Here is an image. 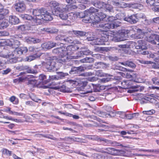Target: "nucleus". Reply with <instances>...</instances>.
Here are the masks:
<instances>
[{
    "label": "nucleus",
    "instance_id": "nucleus-33",
    "mask_svg": "<svg viewBox=\"0 0 159 159\" xmlns=\"http://www.w3.org/2000/svg\"><path fill=\"white\" fill-rule=\"evenodd\" d=\"M98 142H102L104 145L109 146L110 140L107 139L102 137H98Z\"/></svg>",
    "mask_w": 159,
    "mask_h": 159
},
{
    "label": "nucleus",
    "instance_id": "nucleus-23",
    "mask_svg": "<svg viewBox=\"0 0 159 159\" xmlns=\"http://www.w3.org/2000/svg\"><path fill=\"white\" fill-rule=\"evenodd\" d=\"M91 3L94 7L101 9L102 4L103 2L99 0H91Z\"/></svg>",
    "mask_w": 159,
    "mask_h": 159
},
{
    "label": "nucleus",
    "instance_id": "nucleus-20",
    "mask_svg": "<svg viewBox=\"0 0 159 159\" xmlns=\"http://www.w3.org/2000/svg\"><path fill=\"white\" fill-rule=\"evenodd\" d=\"M60 139L62 140L68 141L69 139H70L74 142H77L81 143H86V141L84 139H81L77 137H74L73 138L70 137H65L64 138H60Z\"/></svg>",
    "mask_w": 159,
    "mask_h": 159
},
{
    "label": "nucleus",
    "instance_id": "nucleus-50",
    "mask_svg": "<svg viewBox=\"0 0 159 159\" xmlns=\"http://www.w3.org/2000/svg\"><path fill=\"white\" fill-rule=\"evenodd\" d=\"M105 89V87L103 86L98 85V86H96L94 87V91L100 92L101 91Z\"/></svg>",
    "mask_w": 159,
    "mask_h": 159
},
{
    "label": "nucleus",
    "instance_id": "nucleus-13",
    "mask_svg": "<svg viewBox=\"0 0 159 159\" xmlns=\"http://www.w3.org/2000/svg\"><path fill=\"white\" fill-rule=\"evenodd\" d=\"M7 45L13 48L16 50L19 47L20 45V42L17 40H14L11 39V40H7Z\"/></svg>",
    "mask_w": 159,
    "mask_h": 159
},
{
    "label": "nucleus",
    "instance_id": "nucleus-27",
    "mask_svg": "<svg viewBox=\"0 0 159 159\" xmlns=\"http://www.w3.org/2000/svg\"><path fill=\"white\" fill-rule=\"evenodd\" d=\"M43 57V59L45 60H57L56 56L51 57L49 53H43L41 56Z\"/></svg>",
    "mask_w": 159,
    "mask_h": 159
},
{
    "label": "nucleus",
    "instance_id": "nucleus-56",
    "mask_svg": "<svg viewBox=\"0 0 159 159\" xmlns=\"http://www.w3.org/2000/svg\"><path fill=\"white\" fill-rule=\"evenodd\" d=\"M104 148H103L96 147L95 148H94L93 150L98 152H100L102 153H105V152H106V151L104 150Z\"/></svg>",
    "mask_w": 159,
    "mask_h": 159
},
{
    "label": "nucleus",
    "instance_id": "nucleus-15",
    "mask_svg": "<svg viewBox=\"0 0 159 159\" xmlns=\"http://www.w3.org/2000/svg\"><path fill=\"white\" fill-rule=\"evenodd\" d=\"M16 69L20 70H26V72L29 73L36 74L37 73V71L36 70L31 69L27 66H18L16 67Z\"/></svg>",
    "mask_w": 159,
    "mask_h": 159
},
{
    "label": "nucleus",
    "instance_id": "nucleus-3",
    "mask_svg": "<svg viewBox=\"0 0 159 159\" xmlns=\"http://www.w3.org/2000/svg\"><path fill=\"white\" fill-rule=\"evenodd\" d=\"M119 47L122 48H128L135 47L136 49L142 50H146L147 48L145 41L142 40H139L136 43L134 42H128L125 44L119 45Z\"/></svg>",
    "mask_w": 159,
    "mask_h": 159
},
{
    "label": "nucleus",
    "instance_id": "nucleus-28",
    "mask_svg": "<svg viewBox=\"0 0 159 159\" xmlns=\"http://www.w3.org/2000/svg\"><path fill=\"white\" fill-rule=\"evenodd\" d=\"M58 62L60 63H61L65 67L67 68L70 66H71L72 64V63L70 61V60H57Z\"/></svg>",
    "mask_w": 159,
    "mask_h": 159
},
{
    "label": "nucleus",
    "instance_id": "nucleus-34",
    "mask_svg": "<svg viewBox=\"0 0 159 159\" xmlns=\"http://www.w3.org/2000/svg\"><path fill=\"white\" fill-rule=\"evenodd\" d=\"M9 25L8 21L4 20L0 22V30L4 29L7 28Z\"/></svg>",
    "mask_w": 159,
    "mask_h": 159
},
{
    "label": "nucleus",
    "instance_id": "nucleus-55",
    "mask_svg": "<svg viewBox=\"0 0 159 159\" xmlns=\"http://www.w3.org/2000/svg\"><path fill=\"white\" fill-rule=\"evenodd\" d=\"M152 80L153 84L156 85H159V78L157 77L152 78Z\"/></svg>",
    "mask_w": 159,
    "mask_h": 159
},
{
    "label": "nucleus",
    "instance_id": "nucleus-14",
    "mask_svg": "<svg viewBox=\"0 0 159 159\" xmlns=\"http://www.w3.org/2000/svg\"><path fill=\"white\" fill-rule=\"evenodd\" d=\"M94 19H93V21L91 24V25L95 27H101L102 28L103 30V31H107V28H105L104 27V25H105V24H101L100 22V20L99 19H95V17H93Z\"/></svg>",
    "mask_w": 159,
    "mask_h": 159
},
{
    "label": "nucleus",
    "instance_id": "nucleus-19",
    "mask_svg": "<svg viewBox=\"0 0 159 159\" xmlns=\"http://www.w3.org/2000/svg\"><path fill=\"white\" fill-rule=\"evenodd\" d=\"M76 12H71L68 14V17L67 19L71 21H68L67 23L65 24L66 25H69L70 24L71 21L72 22L74 21L77 18V16Z\"/></svg>",
    "mask_w": 159,
    "mask_h": 159
},
{
    "label": "nucleus",
    "instance_id": "nucleus-51",
    "mask_svg": "<svg viewBox=\"0 0 159 159\" xmlns=\"http://www.w3.org/2000/svg\"><path fill=\"white\" fill-rule=\"evenodd\" d=\"M66 35L63 34L59 35L56 37V39L57 41H60L64 43Z\"/></svg>",
    "mask_w": 159,
    "mask_h": 159
},
{
    "label": "nucleus",
    "instance_id": "nucleus-24",
    "mask_svg": "<svg viewBox=\"0 0 159 159\" xmlns=\"http://www.w3.org/2000/svg\"><path fill=\"white\" fill-rule=\"evenodd\" d=\"M9 22L12 24H16L20 22L19 19L15 16H11L9 18Z\"/></svg>",
    "mask_w": 159,
    "mask_h": 159
},
{
    "label": "nucleus",
    "instance_id": "nucleus-52",
    "mask_svg": "<svg viewBox=\"0 0 159 159\" xmlns=\"http://www.w3.org/2000/svg\"><path fill=\"white\" fill-rule=\"evenodd\" d=\"M108 3H111L115 6L117 7L120 8V3L119 2H116L114 0H108Z\"/></svg>",
    "mask_w": 159,
    "mask_h": 159
},
{
    "label": "nucleus",
    "instance_id": "nucleus-60",
    "mask_svg": "<svg viewBox=\"0 0 159 159\" xmlns=\"http://www.w3.org/2000/svg\"><path fill=\"white\" fill-rule=\"evenodd\" d=\"M39 57V56L37 55L36 54L32 55H30L28 58L27 60H34L38 58Z\"/></svg>",
    "mask_w": 159,
    "mask_h": 159
},
{
    "label": "nucleus",
    "instance_id": "nucleus-5",
    "mask_svg": "<svg viewBox=\"0 0 159 159\" xmlns=\"http://www.w3.org/2000/svg\"><path fill=\"white\" fill-rule=\"evenodd\" d=\"M111 37H113L112 40L115 42H119L126 39L128 35L122 30L120 33H117L115 32L109 31Z\"/></svg>",
    "mask_w": 159,
    "mask_h": 159
},
{
    "label": "nucleus",
    "instance_id": "nucleus-22",
    "mask_svg": "<svg viewBox=\"0 0 159 159\" xmlns=\"http://www.w3.org/2000/svg\"><path fill=\"white\" fill-rule=\"evenodd\" d=\"M139 17L142 19L141 21L146 25L150 24L152 22L151 20L147 19L146 16L142 13L139 14Z\"/></svg>",
    "mask_w": 159,
    "mask_h": 159
},
{
    "label": "nucleus",
    "instance_id": "nucleus-21",
    "mask_svg": "<svg viewBox=\"0 0 159 159\" xmlns=\"http://www.w3.org/2000/svg\"><path fill=\"white\" fill-rule=\"evenodd\" d=\"M159 38V35L157 34H152L147 39L148 41L151 43L153 44H157V41Z\"/></svg>",
    "mask_w": 159,
    "mask_h": 159
},
{
    "label": "nucleus",
    "instance_id": "nucleus-45",
    "mask_svg": "<svg viewBox=\"0 0 159 159\" xmlns=\"http://www.w3.org/2000/svg\"><path fill=\"white\" fill-rule=\"evenodd\" d=\"M59 4H60L59 3L55 1H49L48 2V5L50 7H55V8L58 6H59Z\"/></svg>",
    "mask_w": 159,
    "mask_h": 159
},
{
    "label": "nucleus",
    "instance_id": "nucleus-30",
    "mask_svg": "<svg viewBox=\"0 0 159 159\" xmlns=\"http://www.w3.org/2000/svg\"><path fill=\"white\" fill-rule=\"evenodd\" d=\"M132 89H130L128 91L129 93H133L136 92L140 91L141 90V87L135 85L132 87Z\"/></svg>",
    "mask_w": 159,
    "mask_h": 159
},
{
    "label": "nucleus",
    "instance_id": "nucleus-8",
    "mask_svg": "<svg viewBox=\"0 0 159 159\" xmlns=\"http://www.w3.org/2000/svg\"><path fill=\"white\" fill-rule=\"evenodd\" d=\"M14 8L17 11L22 12L25 10L26 6L24 2L17 0L14 4Z\"/></svg>",
    "mask_w": 159,
    "mask_h": 159
},
{
    "label": "nucleus",
    "instance_id": "nucleus-43",
    "mask_svg": "<svg viewBox=\"0 0 159 159\" xmlns=\"http://www.w3.org/2000/svg\"><path fill=\"white\" fill-rule=\"evenodd\" d=\"M149 59L153 58L155 60H159V51L157 53H152L150 55H148Z\"/></svg>",
    "mask_w": 159,
    "mask_h": 159
},
{
    "label": "nucleus",
    "instance_id": "nucleus-46",
    "mask_svg": "<svg viewBox=\"0 0 159 159\" xmlns=\"http://www.w3.org/2000/svg\"><path fill=\"white\" fill-rule=\"evenodd\" d=\"M74 42V39L72 37H67L66 35L64 43H72Z\"/></svg>",
    "mask_w": 159,
    "mask_h": 159
},
{
    "label": "nucleus",
    "instance_id": "nucleus-42",
    "mask_svg": "<svg viewBox=\"0 0 159 159\" xmlns=\"http://www.w3.org/2000/svg\"><path fill=\"white\" fill-rule=\"evenodd\" d=\"M66 12H63L58 14L57 13L56 16H59L62 20H66L67 19L68 17V14H67Z\"/></svg>",
    "mask_w": 159,
    "mask_h": 159
},
{
    "label": "nucleus",
    "instance_id": "nucleus-59",
    "mask_svg": "<svg viewBox=\"0 0 159 159\" xmlns=\"http://www.w3.org/2000/svg\"><path fill=\"white\" fill-rule=\"evenodd\" d=\"M146 2L149 5L156 6L155 0H147Z\"/></svg>",
    "mask_w": 159,
    "mask_h": 159
},
{
    "label": "nucleus",
    "instance_id": "nucleus-49",
    "mask_svg": "<svg viewBox=\"0 0 159 159\" xmlns=\"http://www.w3.org/2000/svg\"><path fill=\"white\" fill-rule=\"evenodd\" d=\"M125 14L123 13H120L116 15V17L118 19L120 20H124L125 21L126 17H125Z\"/></svg>",
    "mask_w": 159,
    "mask_h": 159
},
{
    "label": "nucleus",
    "instance_id": "nucleus-57",
    "mask_svg": "<svg viewBox=\"0 0 159 159\" xmlns=\"http://www.w3.org/2000/svg\"><path fill=\"white\" fill-rule=\"evenodd\" d=\"M98 136H97L88 135L86 138L88 139L97 141H98Z\"/></svg>",
    "mask_w": 159,
    "mask_h": 159
},
{
    "label": "nucleus",
    "instance_id": "nucleus-62",
    "mask_svg": "<svg viewBox=\"0 0 159 159\" xmlns=\"http://www.w3.org/2000/svg\"><path fill=\"white\" fill-rule=\"evenodd\" d=\"M76 13L77 18H84L85 16L87 15V14H85V12L84 13L83 12Z\"/></svg>",
    "mask_w": 159,
    "mask_h": 159
},
{
    "label": "nucleus",
    "instance_id": "nucleus-61",
    "mask_svg": "<svg viewBox=\"0 0 159 159\" xmlns=\"http://www.w3.org/2000/svg\"><path fill=\"white\" fill-rule=\"evenodd\" d=\"M95 66H97V68H101L105 66H107L105 63L101 62H98L96 63Z\"/></svg>",
    "mask_w": 159,
    "mask_h": 159
},
{
    "label": "nucleus",
    "instance_id": "nucleus-2",
    "mask_svg": "<svg viewBox=\"0 0 159 159\" xmlns=\"http://www.w3.org/2000/svg\"><path fill=\"white\" fill-rule=\"evenodd\" d=\"M61 46L60 47L54 49L52 50V52L54 54L58 55L59 57L63 58L66 57L67 59H77L81 55V53L80 52H78L77 56H69V54L70 53L66 52V48L65 46H64V44L63 43H60L59 44ZM70 55L71 54H69Z\"/></svg>",
    "mask_w": 159,
    "mask_h": 159
},
{
    "label": "nucleus",
    "instance_id": "nucleus-37",
    "mask_svg": "<svg viewBox=\"0 0 159 159\" xmlns=\"http://www.w3.org/2000/svg\"><path fill=\"white\" fill-rule=\"evenodd\" d=\"M73 32L77 37H82L85 36L87 33L86 32L81 31L73 30Z\"/></svg>",
    "mask_w": 159,
    "mask_h": 159
},
{
    "label": "nucleus",
    "instance_id": "nucleus-29",
    "mask_svg": "<svg viewBox=\"0 0 159 159\" xmlns=\"http://www.w3.org/2000/svg\"><path fill=\"white\" fill-rule=\"evenodd\" d=\"M66 48V53H70V54H71V55L69 54V56H72V55H74V56H77L78 55L77 54L78 52H80L82 53L81 52H77L76 53V54H74V52L73 51V50H72V47L71 46V45H69ZM82 55V54H81V55L80 57L78 59L81 58V56Z\"/></svg>",
    "mask_w": 159,
    "mask_h": 159
},
{
    "label": "nucleus",
    "instance_id": "nucleus-12",
    "mask_svg": "<svg viewBox=\"0 0 159 159\" xmlns=\"http://www.w3.org/2000/svg\"><path fill=\"white\" fill-rule=\"evenodd\" d=\"M21 17L24 20H29L30 22V30H31L33 29V27L34 26H33L31 25L34 24V22H36V20L34 19V17H32V16L28 14H24L21 15Z\"/></svg>",
    "mask_w": 159,
    "mask_h": 159
},
{
    "label": "nucleus",
    "instance_id": "nucleus-32",
    "mask_svg": "<svg viewBox=\"0 0 159 159\" xmlns=\"http://www.w3.org/2000/svg\"><path fill=\"white\" fill-rule=\"evenodd\" d=\"M85 88V89H88V90L85 92H84V94H86L89 93H91L93 92V89H94V85L93 84H90L86 86Z\"/></svg>",
    "mask_w": 159,
    "mask_h": 159
},
{
    "label": "nucleus",
    "instance_id": "nucleus-48",
    "mask_svg": "<svg viewBox=\"0 0 159 159\" xmlns=\"http://www.w3.org/2000/svg\"><path fill=\"white\" fill-rule=\"evenodd\" d=\"M81 48L82 50L81 52L82 53V55L83 54L88 55L89 54H91L90 53L91 52L89 50L87 49L86 48V47L84 46V47H81ZM82 56V55L81 57Z\"/></svg>",
    "mask_w": 159,
    "mask_h": 159
},
{
    "label": "nucleus",
    "instance_id": "nucleus-4",
    "mask_svg": "<svg viewBox=\"0 0 159 159\" xmlns=\"http://www.w3.org/2000/svg\"><path fill=\"white\" fill-rule=\"evenodd\" d=\"M28 49L27 47H21L18 48L16 50H14L13 52L11 53L10 52L7 55L4 56V57L6 58H9L10 59H17L18 58L15 56V54H17L19 55L25 53L27 52Z\"/></svg>",
    "mask_w": 159,
    "mask_h": 159
},
{
    "label": "nucleus",
    "instance_id": "nucleus-10",
    "mask_svg": "<svg viewBox=\"0 0 159 159\" xmlns=\"http://www.w3.org/2000/svg\"><path fill=\"white\" fill-rule=\"evenodd\" d=\"M121 23L118 20H115L113 22L105 24L104 27L107 28V31L110 29H114L121 25Z\"/></svg>",
    "mask_w": 159,
    "mask_h": 159
},
{
    "label": "nucleus",
    "instance_id": "nucleus-17",
    "mask_svg": "<svg viewBox=\"0 0 159 159\" xmlns=\"http://www.w3.org/2000/svg\"><path fill=\"white\" fill-rule=\"evenodd\" d=\"M109 3H106L103 2L102 6L101 9H104L106 11L109 13H113L114 12L113 7L112 6L108 4Z\"/></svg>",
    "mask_w": 159,
    "mask_h": 159
},
{
    "label": "nucleus",
    "instance_id": "nucleus-11",
    "mask_svg": "<svg viewBox=\"0 0 159 159\" xmlns=\"http://www.w3.org/2000/svg\"><path fill=\"white\" fill-rule=\"evenodd\" d=\"M139 15L138 14H133L126 17L125 21L131 24L137 23L139 20Z\"/></svg>",
    "mask_w": 159,
    "mask_h": 159
},
{
    "label": "nucleus",
    "instance_id": "nucleus-64",
    "mask_svg": "<svg viewBox=\"0 0 159 159\" xmlns=\"http://www.w3.org/2000/svg\"><path fill=\"white\" fill-rule=\"evenodd\" d=\"M155 111L153 109L149 111H143V112L144 114L149 115H152L155 113Z\"/></svg>",
    "mask_w": 159,
    "mask_h": 159
},
{
    "label": "nucleus",
    "instance_id": "nucleus-9",
    "mask_svg": "<svg viewBox=\"0 0 159 159\" xmlns=\"http://www.w3.org/2000/svg\"><path fill=\"white\" fill-rule=\"evenodd\" d=\"M42 63L43 66L48 70H53V71H54L56 69L55 67L56 63L52 60H48L46 62H42Z\"/></svg>",
    "mask_w": 159,
    "mask_h": 159
},
{
    "label": "nucleus",
    "instance_id": "nucleus-54",
    "mask_svg": "<svg viewBox=\"0 0 159 159\" xmlns=\"http://www.w3.org/2000/svg\"><path fill=\"white\" fill-rule=\"evenodd\" d=\"M151 64L153 68H154L158 69L159 68V61H156L155 62H153L151 61Z\"/></svg>",
    "mask_w": 159,
    "mask_h": 159
},
{
    "label": "nucleus",
    "instance_id": "nucleus-16",
    "mask_svg": "<svg viewBox=\"0 0 159 159\" xmlns=\"http://www.w3.org/2000/svg\"><path fill=\"white\" fill-rule=\"evenodd\" d=\"M98 12V10L93 7H91L89 9L85 11V13L87 15L89 16L90 19H93V14L95 15V13Z\"/></svg>",
    "mask_w": 159,
    "mask_h": 159
},
{
    "label": "nucleus",
    "instance_id": "nucleus-38",
    "mask_svg": "<svg viewBox=\"0 0 159 159\" xmlns=\"http://www.w3.org/2000/svg\"><path fill=\"white\" fill-rule=\"evenodd\" d=\"M107 15L104 13L100 12L98 13V16H95V19H99L100 20H103L107 17Z\"/></svg>",
    "mask_w": 159,
    "mask_h": 159
},
{
    "label": "nucleus",
    "instance_id": "nucleus-7",
    "mask_svg": "<svg viewBox=\"0 0 159 159\" xmlns=\"http://www.w3.org/2000/svg\"><path fill=\"white\" fill-rule=\"evenodd\" d=\"M68 11V8L67 6L64 5L63 4H59L57 7L56 8L54 11L50 12L54 15H56L57 14H60L63 12H67Z\"/></svg>",
    "mask_w": 159,
    "mask_h": 159
},
{
    "label": "nucleus",
    "instance_id": "nucleus-58",
    "mask_svg": "<svg viewBox=\"0 0 159 159\" xmlns=\"http://www.w3.org/2000/svg\"><path fill=\"white\" fill-rule=\"evenodd\" d=\"M69 73L70 74H78L77 67H72L71 70L70 71Z\"/></svg>",
    "mask_w": 159,
    "mask_h": 159
},
{
    "label": "nucleus",
    "instance_id": "nucleus-18",
    "mask_svg": "<svg viewBox=\"0 0 159 159\" xmlns=\"http://www.w3.org/2000/svg\"><path fill=\"white\" fill-rule=\"evenodd\" d=\"M120 79V78L119 77H114V78L110 77H106L101 79L100 80L101 83H104L110 81L115 80H116V82H114V83H116V84H118L120 82L119 81Z\"/></svg>",
    "mask_w": 159,
    "mask_h": 159
},
{
    "label": "nucleus",
    "instance_id": "nucleus-26",
    "mask_svg": "<svg viewBox=\"0 0 159 159\" xmlns=\"http://www.w3.org/2000/svg\"><path fill=\"white\" fill-rule=\"evenodd\" d=\"M137 31L138 33L134 34V35L133 37L135 39H141L143 38V36L144 34L146 33L140 29H138Z\"/></svg>",
    "mask_w": 159,
    "mask_h": 159
},
{
    "label": "nucleus",
    "instance_id": "nucleus-53",
    "mask_svg": "<svg viewBox=\"0 0 159 159\" xmlns=\"http://www.w3.org/2000/svg\"><path fill=\"white\" fill-rule=\"evenodd\" d=\"M57 73L58 74L57 77L60 79H61L68 75L67 73H64L61 72H58Z\"/></svg>",
    "mask_w": 159,
    "mask_h": 159
},
{
    "label": "nucleus",
    "instance_id": "nucleus-47",
    "mask_svg": "<svg viewBox=\"0 0 159 159\" xmlns=\"http://www.w3.org/2000/svg\"><path fill=\"white\" fill-rule=\"evenodd\" d=\"M96 157L97 159H108L107 156L105 154L97 153L95 154Z\"/></svg>",
    "mask_w": 159,
    "mask_h": 159
},
{
    "label": "nucleus",
    "instance_id": "nucleus-39",
    "mask_svg": "<svg viewBox=\"0 0 159 159\" xmlns=\"http://www.w3.org/2000/svg\"><path fill=\"white\" fill-rule=\"evenodd\" d=\"M88 60H80V61L82 63H85L86 64H84L83 66H84V67L86 68L90 69H91L92 65H89L88 64H87L88 63H92L93 62L94 60H90V61H88Z\"/></svg>",
    "mask_w": 159,
    "mask_h": 159
},
{
    "label": "nucleus",
    "instance_id": "nucleus-63",
    "mask_svg": "<svg viewBox=\"0 0 159 159\" xmlns=\"http://www.w3.org/2000/svg\"><path fill=\"white\" fill-rule=\"evenodd\" d=\"M2 153L4 154H6L8 156H11V152L7 149H3L2 151Z\"/></svg>",
    "mask_w": 159,
    "mask_h": 159
},
{
    "label": "nucleus",
    "instance_id": "nucleus-36",
    "mask_svg": "<svg viewBox=\"0 0 159 159\" xmlns=\"http://www.w3.org/2000/svg\"><path fill=\"white\" fill-rule=\"evenodd\" d=\"M104 150H106L107 151H106L105 153L112 155V153L113 152H120V150L119 149H116L112 148H108L104 149Z\"/></svg>",
    "mask_w": 159,
    "mask_h": 159
},
{
    "label": "nucleus",
    "instance_id": "nucleus-40",
    "mask_svg": "<svg viewBox=\"0 0 159 159\" xmlns=\"http://www.w3.org/2000/svg\"><path fill=\"white\" fill-rule=\"evenodd\" d=\"M122 65H124L132 68H134L135 67V65L132 61H127L125 62L120 63Z\"/></svg>",
    "mask_w": 159,
    "mask_h": 159
},
{
    "label": "nucleus",
    "instance_id": "nucleus-6",
    "mask_svg": "<svg viewBox=\"0 0 159 159\" xmlns=\"http://www.w3.org/2000/svg\"><path fill=\"white\" fill-rule=\"evenodd\" d=\"M110 32L107 31H104V34L106 35V37L104 36H101L100 38L95 39L90 43L92 45H102L105 44V42L108 41L109 37L110 36Z\"/></svg>",
    "mask_w": 159,
    "mask_h": 159
},
{
    "label": "nucleus",
    "instance_id": "nucleus-25",
    "mask_svg": "<svg viewBox=\"0 0 159 159\" xmlns=\"http://www.w3.org/2000/svg\"><path fill=\"white\" fill-rule=\"evenodd\" d=\"M26 42L29 43H39L40 39L32 37H29L26 39Z\"/></svg>",
    "mask_w": 159,
    "mask_h": 159
},
{
    "label": "nucleus",
    "instance_id": "nucleus-31",
    "mask_svg": "<svg viewBox=\"0 0 159 159\" xmlns=\"http://www.w3.org/2000/svg\"><path fill=\"white\" fill-rule=\"evenodd\" d=\"M145 101L149 102L152 103H156V100L154 98L145 97L142 98V101L141 102V103H146Z\"/></svg>",
    "mask_w": 159,
    "mask_h": 159
},
{
    "label": "nucleus",
    "instance_id": "nucleus-1",
    "mask_svg": "<svg viewBox=\"0 0 159 159\" xmlns=\"http://www.w3.org/2000/svg\"><path fill=\"white\" fill-rule=\"evenodd\" d=\"M33 14L36 22L31 25L33 26H35L41 23V20L42 19L45 20H51L53 19L51 13L44 8L34 9Z\"/></svg>",
    "mask_w": 159,
    "mask_h": 159
},
{
    "label": "nucleus",
    "instance_id": "nucleus-35",
    "mask_svg": "<svg viewBox=\"0 0 159 159\" xmlns=\"http://www.w3.org/2000/svg\"><path fill=\"white\" fill-rule=\"evenodd\" d=\"M92 56L93 58H91L92 60H95V59L102 60L105 59H107L105 57V56L102 54H93L92 55Z\"/></svg>",
    "mask_w": 159,
    "mask_h": 159
},
{
    "label": "nucleus",
    "instance_id": "nucleus-41",
    "mask_svg": "<svg viewBox=\"0 0 159 159\" xmlns=\"http://www.w3.org/2000/svg\"><path fill=\"white\" fill-rule=\"evenodd\" d=\"M110 142L109 143V146H111L113 147H118L121 146L122 147H125L123 146L122 144L120 143L117 142L116 141H112L110 140Z\"/></svg>",
    "mask_w": 159,
    "mask_h": 159
},
{
    "label": "nucleus",
    "instance_id": "nucleus-44",
    "mask_svg": "<svg viewBox=\"0 0 159 159\" xmlns=\"http://www.w3.org/2000/svg\"><path fill=\"white\" fill-rule=\"evenodd\" d=\"M9 11L7 9H4L3 11H2L1 13L0 14V20L4 19L7 15L9 13Z\"/></svg>",
    "mask_w": 159,
    "mask_h": 159
}]
</instances>
